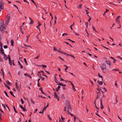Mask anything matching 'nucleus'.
Segmentation results:
<instances>
[{
  "mask_svg": "<svg viewBox=\"0 0 122 122\" xmlns=\"http://www.w3.org/2000/svg\"><path fill=\"white\" fill-rule=\"evenodd\" d=\"M65 103L66 104V107L67 108V112L68 113H69L70 111V112L72 111V109L70 104L69 101V100H67L66 101Z\"/></svg>",
  "mask_w": 122,
  "mask_h": 122,
  "instance_id": "f257e3e1",
  "label": "nucleus"
},
{
  "mask_svg": "<svg viewBox=\"0 0 122 122\" xmlns=\"http://www.w3.org/2000/svg\"><path fill=\"white\" fill-rule=\"evenodd\" d=\"M4 23L3 21L0 22V30L1 31L5 30V28L4 27Z\"/></svg>",
  "mask_w": 122,
  "mask_h": 122,
  "instance_id": "f03ea898",
  "label": "nucleus"
},
{
  "mask_svg": "<svg viewBox=\"0 0 122 122\" xmlns=\"http://www.w3.org/2000/svg\"><path fill=\"white\" fill-rule=\"evenodd\" d=\"M100 67L101 68L102 71H104L105 69H106V66L105 63H103L100 66Z\"/></svg>",
  "mask_w": 122,
  "mask_h": 122,
  "instance_id": "7ed1b4c3",
  "label": "nucleus"
},
{
  "mask_svg": "<svg viewBox=\"0 0 122 122\" xmlns=\"http://www.w3.org/2000/svg\"><path fill=\"white\" fill-rule=\"evenodd\" d=\"M97 95L96 98L97 100L98 98H100L101 96V93L100 91H99L97 92Z\"/></svg>",
  "mask_w": 122,
  "mask_h": 122,
  "instance_id": "20e7f679",
  "label": "nucleus"
},
{
  "mask_svg": "<svg viewBox=\"0 0 122 122\" xmlns=\"http://www.w3.org/2000/svg\"><path fill=\"white\" fill-rule=\"evenodd\" d=\"M3 2L2 1H1L0 2V9H4L3 6Z\"/></svg>",
  "mask_w": 122,
  "mask_h": 122,
  "instance_id": "39448f33",
  "label": "nucleus"
},
{
  "mask_svg": "<svg viewBox=\"0 0 122 122\" xmlns=\"http://www.w3.org/2000/svg\"><path fill=\"white\" fill-rule=\"evenodd\" d=\"M71 83V84L72 85V86L73 89L74 90V91H76V90L75 88V86L72 83L71 81H69Z\"/></svg>",
  "mask_w": 122,
  "mask_h": 122,
  "instance_id": "423d86ee",
  "label": "nucleus"
},
{
  "mask_svg": "<svg viewBox=\"0 0 122 122\" xmlns=\"http://www.w3.org/2000/svg\"><path fill=\"white\" fill-rule=\"evenodd\" d=\"M105 62L108 65H111L110 64V61L108 60H107L105 61Z\"/></svg>",
  "mask_w": 122,
  "mask_h": 122,
  "instance_id": "0eeeda50",
  "label": "nucleus"
},
{
  "mask_svg": "<svg viewBox=\"0 0 122 122\" xmlns=\"http://www.w3.org/2000/svg\"><path fill=\"white\" fill-rule=\"evenodd\" d=\"M64 66L66 67L65 69V71L66 72H67V70L68 69V66H66V65H64Z\"/></svg>",
  "mask_w": 122,
  "mask_h": 122,
  "instance_id": "6e6552de",
  "label": "nucleus"
},
{
  "mask_svg": "<svg viewBox=\"0 0 122 122\" xmlns=\"http://www.w3.org/2000/svg\"><path fill=\"white\" fill-rule=\"evenodd\" d=\"M54 95L55 97V98H59V97L58 95L57 94L56 92H54Z\"/></svg>",
  "mask_w": 122,
  "mask_h": 122,
  "instance_id": "1a4fd4ad",
  "label": "nucleus"
},
{
  "mask_svg": "<svg viewBox=\"0 0 122 122\" xmlns=\"http://www.w3.org/2000/svg\"><path fill=\"white\" fill-rule=\"evenodd\" d=\"M20 107L21 108H22V109L23 111H26V110L21 105H20Z\"/></svg>",
  "mask_w": 122,
  "mask_h": 122,
  "instance_id": "9d476101",
  "label": "nucleus"
},
{
  "mask_svg": "<svg viewBox=\"0 0 122 122\" xmlns=\"http://www.w3.org/2000/svg\"><path fill=\"white\" fill-rule=\"evenodd\" d=\"M58 83V85H58L62 86H66V85L65 84L64 85H63V84L62 83H60V82H59Z\"/></svg>",
  "mask_w": 122,
  "mask_h": 122,
  "instance_id": "9b49d317",
  "label": "nucleus"
},
{
  "mask_svg": "<svg viewBox=\"0 0 122 122\" xmlns=\"http://www.w3.org/2000/svg\"><path fill=\"white\" fill-rule=\"evenodd\" d=\"M0 52H1V54L2 55L4 54V53L3 52V50L2 49V48H1V50H0Z\"/></svg>",
  "mask_w": 122,
  "mask_h": 122,
  "instance_id": "f8f14e48",
  "label": "nucleus"
},
{
  "mask_svg": "<svg viewBox=\"0 0 122 122\" xmlns=\"http://www.w3.org/2000/svg\"><path fill=\"white\" fill-rule=\"evenodd\" d=\"M97 82L100 85H102L103 84V82L102 81H101L100 82H99V80H98L97 81Z\"/></svg>",
  "mask_w": 122,
  "mask_h": 122,
  "instance_id": "ddd939ff",
  "label": "nucleus"
},
{
  "mask_svg": "<svg viewBox=\"0 0 122 122\" xmlns=\"http://www.w3.org/2000/svg\"><path fill=\"white\" fill-rule=\"evenodd\" d=\"M14 41L13 40H11V45L13 46V43H14Z\"/></svg>",
  "mask_w": 122,
  "mask_h": 122,
  "instance_id": "4468645a",
  "label": "nucleus"
},
{
  "mask_svg": "<svg viewBox=\"0 0 122 122\" xmlns=\"http://www.w3.org/2000/svg\"><path fill=\"white\" fill-rule=\"evenodd\" d=\"M24 61H25V64H26V65H28V63H27V61H26V59L25 58H24Z\"/></svg>",
  "mask_w": 122,
  "mask_h": 122,
  "instance_id": "2eb2a0df",
  "label": "nucleus"
},
{
  "mask_svg": "<svg viewBox=\"0 0 122 122\" xmlns=\"http://www.w3.org/2000/svg\"><path fill=\"white\" fill-rule=\"evenodd\" d=\"M82 5V4H80L79 5L78 8H79L81 9L82 8L81 6Z\"/></svg>",
  "mask_w": 122,
  "mask_h": 122,
  "instance_id": "dca6fc26",
  "label": "nucleus"
},
{
  "mask_svg": "<svg viewBox=\"0 0 122 122\" xmlns=\"http://www.w3.org/2000/svg\"><path fill=\"white\" fill-rule=\"evenodd\" d=\"M60 86H58L57 88L56 89V91H58V90L60 89Z\"/></svg>",
  "mask_w": 122,
  "mask_h": 122,
  "instance_id": "f3484780",
  "label": "nucleus"
},
{
  "mask_svg": "<svg viewBox=\"0 0 122 122\" xmlns=\"http://www.w3.org/2000/svg\"><path fill=\"white\" fill-rule=\"evenodd\" d=\"M7 17H8V19L7 20H9L10 19V15L9 14H8L7 15Z\"/></svg>",
  "mask_w": 122,
  "mask_h": 122,
  "instance_id": "a211bd4d",
  "label": "nucleus"
},
{
  "mask_svg": "<svg viewBox=\"0 0 122 122\" xmlns=\"http://www.w3.org/2000/svg\"><path fill=\"white\" fill-rule=\"evenodd\" d=\"M55 82L57 83H58L59 82H58V81L57 80V79L55 78Z\"/></svg>",
  "mask_w": 122,
  "mask_h": 122,
  "instance_id": "6ab92c4d",
  "label": "nucleus"
},
{
  "mask_svg": "<svg viewBox=\"0 0 122 122\" xmlns=\"http://www.w3.org/2000/svg\"><path fill=\"white\" fill-rule=\"evenodd\" d=\"M31 0L34 4V5H36V7L37 8V5H36V3L33 0Z\"/></svg>",
  "mask_w": 122,
  "mask_h": 122,
  "instance_id": "aec40b11",
  "label": "nucleus"
},
{
  "mask_svg": "<svg viewBox=\"0 0 122 122\" xmlns=\"http://www.w3.org/2000/svg\"><path fill=\"white\" fill-rule=\"evenodd\" d=\"M6 83L9 85H10L11 84L8 81H6Z\"/></svg>",
  "mask_w": 122,
  "mask_h": 122,
  "instance_id": "412c9836",
  "label": "nucleus"
},
{
  "mask_svg": "<svg viewBox=\"0 0 122 122\" xmlns=\"http://www.w3.org/2000/svg\"><path fill=\"white\" fill-rule=\"evenodd\" d=\"M10 94L12 95V96H13V97H15V96L13 94V92L11 91H10Z\"/></svg>",
  "mask_w": 122,
  "mask_h": 122,
  "instance_id": "4be33fe9",
  "label": "nucleus"
},
{
  "mask_svg": "<svg viewBox=\"0 0 122 122\" xmlns=\"http://www.w3.org/2000/svg\"><path fill=\"white\" fill-rule=\"evenodd\" d=\"M98 76H99V77H101L102 78V80L103 81V79L102 78V76H101L100 75V74L99 73H98Z\"/></svg>",
  "mask_w": 122,
  "mask_h": 122,
  "instance_id": "5701e85b",
  "label": "nucleus"
},
{
  "mask_svg": "<svg viewBox=\"0 0 122 122\" xmlns=\"http://www.w3.org/2000/svg\"><path fill=\"white\" fill-rule=\"evenodd\" d=\"M85 10L86 12V15H87L88 16H89V15H88V13H89V12H88L87 10Z\"/></svg>",
  "mask_w": 122,
  "mask_h": 122,
  "instance_id": "b1692460",
  "label": "nucleus"
},
{
  "mask_svg": "<svg viewBox=\"0 0 122 122\" xmlns=\"http://www.w3.org/2000/svg\"><path fill=\"white\" fill-rule=\"evenodd\" d=\"M9 21V20H7L6 21V22H5V25H7L8 24V22Z\"/></svg>",
  "mask_w": 122,
  "mask_h": 122,
  "instance_id": "393cba45",
  "label": "nucleus"
},
{
  "mask_svg": "<svg viewBox=\"0 0 122 122\" xmlns=\"http://www.w3.org/2000/svg\"><path fill=\"white\" fill-rule=\"evenodd\" d=\"M98 112V110L97 111V112H96V113H95V114L97 115V116H99V117H101L99 115H98V113H97Z\"/></svg>",
  "mask_w": 122,
  "mask_h": 122,
  "instance_id": "a878e982",
  "label": "nucleus"
},
{
  "mask_svg": "<svg viewBox=\"0 0 122 122\" xmlns=\"http://www.w3.org/2000/svg\"><path fill=\"white\" fill-rule=\"evenodd\" d=\"M67 56H71V57L73 58L74 59L75 58L74 56H73V55H70V54H67Z\"/></svg>",
  "mask_w": 122,
  "mask_h": 122,
  "instance_id": "bb28decb",
  "label": "nucleus"
},
{
  "mask_svg": "<svg viewBox=\"0 0 122 122\" xmlns=\"http://www.w3.org/2000/svg\"><path fill=\"white\" fill-rule=\"evenodd\" d=\"M30 20H31V21L30 22L29 24H32L33 23V21L31 19H30Z\"/></svg>",
  "mask_w": 122,
  "mask_h": 122,
  "instance_id": "cd10ccee",
  "label": "nucleus"
},
{
  "mask_svg": "<svg viewBox=\"0 0 122 122\" xmlns=\"http://www.w3.org/2000/svg\"><path fill=\"white\" fill-rule=\"evenodd\" d=\"M4 55L5 56V60H7V59L8 58V57H7V56H6L5 54H4Z\"/></svg>",
  "mask_w": 122,
  "mask_h": 122,
  "instance_id": "c85d7f7f",
  "label": "nucleus"
},
{
  "mask_svg": "<svg viewBox=\"0 0 122 122\" xmlns=\"http://www.w3.org/2000/svg\"><path fill=\"white\" fill-rule=\"evenodd\" d=\"M13 109H14L15 111L16 112V113H17V112L16 111V110L15 109V107L14 106H13Z\"/></svg>",
  "mask_w": 122,
  "mask_h": 122,
  "instance_id": "c756f323",
  "label": "nucleus"
},
{
  "mask_svg": "<svg viewBox=\"0 0 122 122\" xmlns=\"http://www.w3.org/2000/svg\"><path fill=\"white\" fill-rule=\"evenodd\" d=\"M89 19L88 20V21L90 22V21L92 19V18L90 16H89Z\"/></svg>",
  "mask_w": 122,
  "mask_h": 122,
  "instance_id": "7c9ffc66",
  "label": "nucleus"
},
{
  "mask_svg": "<svg viewBox=\"0 0 122 122\" xmlns=\"http://www.w3.org/2000/svg\"><path fill=\"white\" fill-rule=\"evenodd\" d=\"M116 20L117 23H120V22L119 20H117V19H116Z\"/></svg>",
  "mask_w": 122,
  "mask_h": 122,
  "instance_id": "2f4dec72",
  "label": "nucleus"
},
{
  "mask_svg": "<svg viewBox=\"0 0 122 122\" xmlns=\"http://www.w3.org/2000/svg\"><path fill=\"white\" fill-rule=\"evenodd\" d=\"M4 92L6 96L8 97H9V96L7 95V92L5 91H4Z\"/></svg>",
  "mask_w": 122,
  "mask_h": 122,
  "instance_id": "473e14b6",
  "label": "nucleus"
},
{
  "mask_svg": "<svg viewBox=\"0 0 122 122\" xmlns=\"http://www.w3.org/2000/svg\"><path fill=\"white\" fill-rule=\"evenodd\" d=\"M26 37L27 38V39L26 40V42H27V43H28V39L29 38V36H26Z\"/></svg>",
  "mask_w": 122,
  "mask_h": 122,
  "instance_id": "72a5a7b5",
  "label": "nucleus"
},
{
  "mask_svg": "<svg viewBox=\"0 0 122 122\" xmlns=\"http://www.w3.org/2000/svg\"><path fill=\"white\" fill-rule=\"evenodd\" d=\"M68 35V34L66 33H64L63 34H62V36H64V35H66V36H67Z\"/></svg>",
  "mask_w": 122,
  "mask_h": 122,
  "instance_id": "f704fd0d",
  "label": "nucleus"
},
{
  "mask_svg": "<svg viewBox=\"0 0 122 122\" xmlns=\"http://www.w3.org/2000/svg\"><path fill=\"white\" fill-rule=\"evenodd\" d=\"M100 107L102 109H103L104 108V107L102 104L100 105Z\"/></svg>",
  "mask_w": 122,
  "mask_h": 122,
  "instance_id": "c9c22d12",
  "label": "nucleus"
},
{
  "mask_svg": "<svg viewBox=\"0 0 122 122\" xmlns=\"http://www.w3.org/2000/svg\"><path fill=\"white\" fill-rule=\"evenodd\" d=\"M109 11V10L107 9H106V11L103 14V15H105V13L107 12L108 11Z\"/></svg>",
  "mask_w": 122,
  "mask_h": 122,
  "instance_id": "e433bc0d",
  "label": "nucleus"
},
{
  "mask_svg": "<svg viewBox=\"0 0 122 122\" xmlns=\"http://www.w3.org/2000/svg\"><path fill=\"white\" fill-rule=\"evenodd\" d=\"M74 122H76V117L75 116H74Z\"/></svg>",
  "mask_w": 122,
  "mask_h": 122,
  "instance_id": "4c0bfd02",
  "label": "nucleus"
},
{
  "mask_svg": "<svg viewBox=\"0 0 122 122\" xmlns=\"http://www.w3.org/2000/svg\"><path fill=\"white\" fill-rule=\"evenodd\" d=\"M20 100L21 101V104H24V102L23 101L22 99H20Z\"/></svg>",
  "mask_w": 122,
  "mask_h": 122,
  "instance_id": "58836bf2",
  "label": "nucleus"
},
{
  "mask_svg": "<svg viewBox=\"0 0 122 122\" xmlns=\"http://www.w3.org/2000/svg\"><path fill=\"white\" fill-rule=\"evenodd\" d=\"M92 28L96 32H97V31H96V30H95V27H94V26L93 25L92 26Z\"/></svg>",
  "mask_w": 122,
  "mask_h": 122,
  "instance_id": "ea45409f",
  "label": "nucleus"
},
{
  "mask_svg": "<svg viewBox=\"0 0 122 122\" xmlns=\"http://www.w3.org/2000/svg\"><path fill=\"white\" fill-rule=\"evenodd\" d=\"M100 104L101 105H102V99H100Z\"/></svg>",
  "mask_w": 122,
  "mask_h": 122,
  "instance_id": "a19ab883",
  "label": "nucleus"
},
{
  "mask_svg": "<svg viewBox=\"0 0 122 122\" xmlns=\"http://www.w3.org/2000/svg\"><path fill=\"white\" fill-rule=\"evenodd\" d=\"M57 51L58 52H59V53H62V54H63V52L62 51H59L58 50Z\"/></svg>",
  "mask_w": 122,
  "mask_h": 122,
  "instance_id": "79ce46f5",
  "label": "nucleus"
},
{
  "mask_svg": "<svg viewBox=\"0 0 122 122\" xmlns=\"http://www.w3.org/2000/svg\"><path fill=\"white\" fill-rule=\"evenodd\" d=\"M67 107H66H66H64V111H65V112H66V108Z\"/></svg>",
  "mask_w": 122,
  "mask_h": 122,
  "instance_id": "37998d69",
  "label": "nucleus"
},
{
  "mask_svg": "<svg viewBox=\"0 0 122 122\" xmlns=\"http://www.w3.org/2000/svg\"><path fill=\"white\" fill-rule=\"evenodd\" d=\"M42 66H43V68H46V65H42Z\"/></svg>",
  "mask_w": 122,
  "mask_h": 122,
  "instance_id": "c03bdc74",
  "label": "nucleus"
},
{
  "mask_svg": "<svg viewBox=\"0 0 122 122\" xmlns=\"http://www.w3.org/2000/svg\"><path fill=\"white\" fill-rule=\"evenodd\" d=\"M85 25L86 26L87 28H88V23L87 22H86L85 23Z\"/></svg>",
  "mask_w": 122,
  "mask_h": 122,
  "instance_id": "a18cd8bd",
  "label": "nucleus"
},
{
  "mask_svg": "<svg viewBox=\"0 0 122 122\" xmlns=\"http://www.w3.org/2000/svg\"><path fill=\"white\" fill-rule=\"evenodd\" d=\"M1 71L3 75V78H4V73L2 69H1Z\"/></svg>",
  "mask_w": 122,
  "mask_h": 122,
  "instance_id": "49530a36",
  "label": "nucleus"
},
{
  "mask_svg": "<svg viewBox=\"0 0 122 122\" xmlns=\"http://www.w3.org/2000/svg\"><path fill=\"white\" fill-rule=\"evenodd\" d=\"M8 47V46L6 45H5L4 46V48L5 49H6Z\"/></svg>",
  "mask_w": 122,
  "mask_h": 122,
  "instance_id": "de8ad7c7",
  "label": "nucleus"
},
{
  "mask_svg": "<svg viewBox=\"0 0 122 122\" xmlns=\"http://www.w3.org/2000/svg\"><path fill=\"white\" fill-rule=\"evenodd\" d=\"M13 5L15 7V8H17V9H18V7L17 6L15 5V4H13Z\"/></svg>",
  "mask_w": 122,
  "mask_h": 122,
  "instance_id": "09e8293b",
  "label": "nucleus"
},
{
  "mask_svg": "<svg viewBox=\"0 0 122 122\" xmlns=\"http://www.w3.org/2000/svg\"><path fill=\"white\" fill-rule=\"evenodd\" d=\"M2 106L3 107L4 109H5V105H4V104H2Z\"/></svg>",
  "mask_w": 122,
  "mask_h": 122,
  "instance_id": "8fccbe9b",
  "label": "nucleus"
},
{
  "mask_svg": "<svg viewBox=\"0 0 122 122\" xmlns=\"http://www.w3.org/2000/svg\"><path fill=\"white\" fill-rule=\"evenodd\" d=\"M46 108H47V107H45V106L44 107V108H43V111L45 110L46 109Z\"/></svg>",
  "mask_w": 122,
  "mask_h": 122,
  "instance_id": "3c124183",
  "label": "nucleus"
},
{
  "mask_svg": "<svg viewBox=\"0 0 122 122\" xmlns=\"http://www.w3.org/2000/svg\"><path fill=\"white\" fill-rule=\"evenodd\" d=\"M67 40H68V41H70L72 42L73 43H74V42H75V41H72L71 40H70V39H67Z\"/></svg>",
  "mask_w": 122,
  "mask_h": 122,
  "instance_id": "603ef678",
  "label": "nucleus"
},
{
  "mask_svg": "<svg viewBox=\"0 0 122 122\" xmlns=\"http://www.w3.org/2000/svg\"><path fill=\"white\" fill-rule=\"evenodd\" d=\"M37 110L38 109H36L34 111V113H36Z\"/></svg>",
  "mask_w": 122,
  "mask_h": 122,
  "instance_id": "864d4df0",
  "label": "nucleus"
},
{
  "mask_svg": "<svg viewBox=\"0 0 122 122\" xmlns=\"http://www.w3.org/2000/svg\"><path fill=\"white\" fill-rule=\"evenodd\" d=\"M110 58L112 59L113 60H114V61H116V60L113 57H110Z\"/></svg>",
  "mask_w": 122,
  "mask_h": 122,
  "instance_id": "5fc2aeb1",
  "label": "nucleus"
},
{
  "mask_svg": "<svg viewBox=\"0 0 122 122\" xmlns=\"http://www.w3.org/2000/svg\"><path fill=\"white\" fill-rule=\"evenodd\" d=\"M24 75L25 76H28V74L27 73H25Z\"/></svg>",
  "mask_w": 122,
  "mask_h": 122,
  "instance_id": "6e6d98bb",
  "label": "nucleus"
},
{
  "mask_svg": "<svg viewBox=\"0 0 122 122\" xmlns=\"http://www.w3.org/2000/svg\"><path fill=\"white\" fill-rule=\"evenodd\" d=\"M40 57V56H39V55L38 56H37L35 58V59H37L38 58Z\"/></svg>",
  "mask_w": 122,
  "mask_h": 122,
  "instance_id": "4d7b16f0",
  "label": "nucleus"
},
{
  "mask_svg": "<svg viewBox=\"0 0 122 122\" xmlns=\"http://www.w3.org/2000/svg\"><path fill=\"white\" fill-rule=\"evenodd\" d=\"M41 80L42 81H43L45 79V78L41 77Z\"/></svg>",
  "mask_w": 122,
  "mask_h": 122,
  "instance_id": "13d9d810",
  "label": "nucleus"
},
{
  "mask_svg": "<svg viewBox=\"0 0 122 122\" xmlns=\"http://www.w3.org/2000/svg\"><path fill=\"white\" fill-rule=\"evenodd\" d=\"M102 46H103V47H104V48H106V49H108V50H109V49L108 48H107V47H105V46H103V45H102Z\"/></svg>",
  "mask_w": 122,
  "mask_h": 122,
  "instance_id": "bf43d9fd",
  "label": "nucleus"
},
{
  "mask_svg": "<svg viewBox=\"0 0 122 122\" xmlns=\"http://www.w3.org/2000/svg\"><path fill=\"white\" fill-rule=\"evenodd\" d=\"M74 33L76 35H79V34H78L75 31H74Z\"/></svg>",
  "mask_w": 122,
  "mask_h": 122,
  "instance_id": "052dcab7",
  "label": "nucleus"
},
{
  "mask_svg": "<svg viewBox=\"0 0 122 122\" xmlns=\"http://www.w3.org/2000/svg\"><path fill=\"white\" fill-rule=\"evenodd\" d=\"M0 46L1 47V48H2V44L0 42Z\"/></svg>",
  "mask_w": 122,
  "mask_h": 122,
  "instance_id": "680f3d73",
  "label": "nucleus"
},
{
  "mask_svg": "<svg viewBox=\"0 0 122 122\" xmlns=\"http://www.w3.org/2000/svg\"><path fill=\"white\" fill-rule=\"evenodd\" d=\"M117 57L118 58L120 59H121V60H122V57H121L120 56H117Z\"/></svg>",
  "mask_w": 122,
  "mask_h": 122,
  "instance_id": "e2e57ef3",
  "label": "nucleus"
},
{
  "mask_svg": "<svg viewBox=\"0 0 122 122\" xmlns=\"http://www.w3.org/2000/svg\"><path fill=\"white\" fill-rule=\"evenodd\" d=\"M104 97H105V96L104 95V94H103V96H102V97L100 99H103V98H104Z\"/></svg>",
  "mask_w": 122,
  "mask_h": 122,
  "instance_id": "0e129e2a",
  "label": "nucleus"
},
{
  "mask_svg": "<svg viewBox=\"0 0 122 122\" xmlns=\"http://www.w3.org/2000/svg\"><path fill=\"white\" fill-rule=\"evenodd\" d=\"M56 48H56L55 47H54V50H55V51H58V50H57Z\"/></svg>",
  "mask_w": 122,
  "mask_h": 122,
  "instance_id": "69168bd1",
  "label": "nucleus"
},
{
  "mask_svg": "<svg viewBox=\"0 0 122 122\" xmlns=\"http://www.w3.org/2000/svg\"><path fill=\"white\" fill-rule=\"evenodd\" d=\"M120 16H118L117 17V18L116 19H117V20H118V19H119V18L120 17Z\"/></svg>",
  "mask_w": 122,
  "mask_h": 122,
  "instance_id": "338daca9",
  "label": "nucleus"
},
{
  "mask_svg": "<svg viewBox=\"0 0 122 122\" xmlns=\"http://www.w3.org/2000/svg\"><path fill=\"white\" fill-rule=\"evenodd\" d=\"M61 120L62 121H63V120H64L65 119V118H63V117H62L61 116Z\"/></svg>",
  "mask_w": 122,
  "mask_h": 122,
  "instance_id": "774afa93",
  "label": "nucleus"
}]
</instances>
